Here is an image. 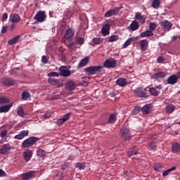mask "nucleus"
Returning a JSON list of instances; mask_svg holds the SVG:
<instances>
[{
    "mask_svg": "<svg viewBox=\"0 0 180 180\" xmlns=\"http://www.w3.org/2000/svg\"><path fill=\"white\" fill-rule=\"evenodd\" d=\"M103 66H89L84 69V71L88 75H95L96 74H101Z\"/></svg>",
    "mask_w": 180,
    "mask_h": 180,
    "instance_id": "obj_1",
    "label": "nucleus"
},
{
    "mask_svg": "<svg viewBox=\"0 0 180 180\" xmlns=\"http://www.w3.org/2000/svg\"><path fill=\"white\" fill-rule=\"evenodd\" d=\"M120 136L124 140V141H130L131 140V134H130V130L126 128V127H122L120 130Z\"/></svg>",
    "mask_w": 180,
    "mask_h": 180,
    "instance_id": "obj_2",
    "label": "nucleus"
},
{
    "mask_svg": "<svg viewBox=\"0 0 180 180\" xmlns=\"http://www.w3.org/2000/svg\"><path fill=\"white\" fill-rule=\"evenodd\" d=\"M39 140V138L31 136L26 140H25L21 145L22 148H29V147H32L33 144L35 143H37V141Z\"/></svg>",
    "mask_w": 180,
    "mask_h": 180,
    "instance_id": "obj_3",
    "label": "nucleus"
},
{
    "mask_svg": "<svg viewBox=\"0 0 180 180\" xmlns=\"http://www.w3.org/2000/svg\"><path fill=\"white\" fill-rule=\"evenodd\" d=\"M148 87H146V89L143 88H138L134 90V95L135 96H137L138 98H148V95H147V89Z\"/></svg>",
    "mask_w": 180,
    "mask_h": 180,
    "instance_id": "obj_4",
    "label": "nucleus"
},
{
    "mask_svg": "<svg viewBox=\"0 0 180 180\" xmlns=\"http://www.w3.org/2000/svg\"><path fill=\"white\" fill-rule=\"evenodd\" d=\"M117 66V60L113 58L106 59L103 63L105 68H116Z\"/></svg>",
    "mask_w": 180,
    "mask_h": 180,
    "instance_id": "obj_5",
    "label": "nucleus"
},
{
    "mask_svg": "<svg viewBox=\"0 0 180 180\" xmlns=\"http://www.w3.org/2000/svg\"><path fill=\"white\" fill-rule=\"evenodd\" d=\"M47 18V15L45 11H39L35 16L34 17V20L39 22V23H43V22L46 21Z\"/></svg>",
    "mask_w": 180,
    "mask_h": 180,
    "instance_id": "obj_6",
    "label": "nucleus"
},
{
    "mask_svg": "<svg viewBox=\"0 0 180 180\" xmlns=\"http://www.w3.org/2000/svg\"><path fill=\"white\" fill-rule=\"evenodd\" d=\"M120 9H121L120 7H115L113 9H110L105 13L104 17L112 18V16H115L116 13H119V11H120Z\"/></svg>",
    "mask_w": 180,
    "mask_h": 180,
    "instance_id": "obj_7",
    "label": "nucleus"
},
{
    "mask_svg": "<svg viewBox=\"0 0 180 180\" xmlns=\"http://www.w3.org/2000/svg\"><path fill=\"white\" fill-rule=\"evenodd\" d=\"M59 75L61 77H70L71 70H67V67L65 66H61L59 68Z\"/></svg>",
    "mask_w": 180,
    "mask_h": 180,
    "instance_id": "obj_8",
    "label": "nucleus"
},
{
    "mask_svg": "<svg viewBox=\"0 0 180 180\" xmlns=\"http://www.w3.org/2000/svg\"><path fill=\"white\" fill-rule=\"evenodd\" d=\"M32 157H33V152L30 149H26L23 152V158L25 162H29L30 160H32Z\"/></svg>",
    "mask_w": 180,
    "mask_h": 180,
    "instance_id": "obj_9",
    "label": "nucleus"
},
{
    "mask_svg": "<svg viewBox=\"0 0 180 180\" xmlns=\"http://www.w3.org/2000/svg\"><path fill=\"white\" fill-rule=\"evenodd\" d=\"M75 34V30L72 28H69L65 30L64 37L66 40H70L74 37Z\"/></svg>",
    "mask_w": 180,
    "mask_h": 180,
    "instance_id": "obj_10",
    "label": "nucleus"
},
{
    "mask_svg": "<svg viewBox=\"0 0 180 180\" xmlns=\"http://www.w3.org/2000/svg\"><path fill=\"white\" fill-rule=\"evenodd\" d=\"M167 77V72H161L160 70L157 69L156 72L152 75L153 79H159V78H165Z\"/></svg>",
    "mask_w": 180,
    "mask_h": 180,
    "instance_id": "obj_11",
    "label": "nucleus"
},
{
    "mask_svg": "<svg viewBox=\"0 0 180 180\" xmlns=\"http://www.w3.org/2000/svg\"><path fill=\"white\" fill-rule=\"evenodd\" d=\"M1 82L4 86H12L13 85H15V80L8 77H4L1 80Z\"/></svg>",
    "mask_w": 180,
    "mask_h": 180,
    "instance_id": "obj_12",
    "label": "nucleus"
},
{
    "mask_svg": "<svg viewBox=\"0 0 180 180\" xmlns=\"http://www.w3.org/2000/svg\"><path fill=\"white\" fill-rule=\"evenodd\" d=\"M178 76L176 75H172L168 77L167 82L169 85H175L178 82Z\"/></svg>",
    "mask_w": 180,
    "mask_h": 180,
    "instance_id": "obj_13",
    "label": "nucleus"
},
{
    "mask_svg": "<svg viewBox=\"0 0 180 180\" xmlns=\"http://www.w3.org/2000/svg\"><path fill=\"white\" fill-rule=\"evenodd\" d=\"M29 136V131L28 130H23L20 134L15 135L14 139L15 140H22L25 137Z\"/></svg>",
    "mask_w": 180,
    "mask_h": 180,
    "instance_id": "obj_14",
    "label": "nucleus"
},
{
    "mask_svg": "<svg viewBox=\"0 0 180 180\" xmlns=\"http://www.w3.org/2000/svg\"><path fill=\"white\" fill-rule=\"evenodd\" d=\"M11 148V145H9V143L4 144L0 148V154H3L4 155L8 154Z\"/></svg>",
    "mask_w": 180,
    "mask_h": 180,
    "instance_id": "obj_15",
    "label": "nucleus"
},
{
    "mask_svg": "<svg viewBox=\"0 0 180 180\" xmlns=\"http://www.w3.org/2000/svg\"><path fill=\"white\" fill-rule=\"evenodd\" d=\"M12 106H13V103L0 106V113H6L7 112H9Z\"/></svg>",
    "mask_w": 180,
    "mask_h": 180,
    "instance_id": "obj_16",
    "label": "nucleus"
},
{
    "mask_svg": "<svg viewBox=\"0 0 180 180\" xmlns=\"http://www.w3.org/2000/svg\"><path fill=\"white\" fill-rule=\"evenodd\" d=\"M36 172L34 171H30L27 173H24L22 174V179L23 180H29L31 179V178H33L34 175H35Z\"/></svg>",
    "mask_w": 180,
    "mask_h": 180,
    "instance_id": "obj_17",
    "label": "nucleus"
},
{
    "mask_svg": "<svg viewBox=\"0 0 180 180\" xmlns=\"http://www.w3.org/2000/svg\"><path fill=\"white\" fill-rule=\"evenodd\" d=\"M149 41L147 39H142L140 41V47L141 51H147L148 49Z\"/></svg>",
    "mask_w": 180,
    "mask_h": 180,
    "instance_id": "obj_18",
    "label": "nucleus"
},
{
    "mask_svg": "<svg viewBox=\"0 0 180 180\" xmlns=\"http://www.w3.org/2000/svg\"><path fill=\"white\" fill-rule=\"evenodd\" d=\"M110 24L106 23L105 25H104L101 29V33L103 36H108L109 33H110Z\"/></svg>",
    "mask_w": 180,
    "mask_h": 180,
    "instance_id": "obj_19",
    "label": "nucleus"
},
{
    "mask_svg": "<svg viewBox=\"0 0 180 180\" xmlns=\"http://www.w3.org/2000/svg\"><path fill=\"white\" fill-rule=\"evenodd\" d=\"M76 86H77V84H75V82L72 80L68 82L65 84V89L68 91H74Z\"/></svg>",
    "mask_w": 180,
    "mask_h": 180,
    "instance_id": "obj_20",
    "label": "nucleus"
},
{
    "mask_svg": "<svg viewBox=\"0 0 180 180\" xmlns=\"http://www.w3.org/2000/svg\"><path fill=\"white\" fill-rule=\"evenodd\" d=\"M9 20L12 23H19L20 22V16L16 13H12L10 15Z\"/></svg>",
    "mask_w": 180,
    "mask_h": 180,
    "instance_id": "obj_21",
    "label": "nucleus"
},
{
    "mask_svg": "<svg viewBox=\"0 0 180 180\" xmlns=\"http://www.w3.org/2000/svg\"><path fill=\"white\" fill-rule=\"evenodd\" d=\"M117 113L116 112H113L110 114L108 120V123L109 124H114V123H116V121L117 120Z\"/></svg>",
    "mask_w": 180,
    "mask_h": 180,
    "instance_id": "obj_22",
    "label": "nucleus"
},
{
    "mask_svg": "<svg viewBox=\"0 0 180 180\" xmlns=\"http://www.w3.org/2000/svg\"><path fill=\"white\" fill-rule=\"evenodd\" d=\"M135 19L139 20L142 25L146 23V16L141 15V13H136Z\"/></svg>",
    "mask_w": 180,
    "mask_h": 180,
    "instance_id": "obj_23",
    "label": "nucleus"
},
{
    "mask_svg": "<svg viewBox=\"0 0 180 180\" xmlns=\"http://www.w3.org/2000/svg\"><path fill=\"white\" fill-rule=\"evenodd\" d=\"M116 85H118L119 86H126L127 85V79L120 77L116 81Z\"/></svg>",
    "mask_w": 180,
    "mask_h": 180,
    "instance_id": "obj_24",
    "label": "nucleus"
},
{
    "mask_svg": "<svg viewBox=\"0 0 180 180\" xmlns=\"http://www.w3.org/2000/svg\"><path fill=\"white\" fill-rule=\"evenodd\" d=\"M141 112L143 115H149V113H151V105L150 104L145 105L141 108Z\"/></svg>",
    "mask_w": 180,
    "mask_h": 180,
    "instance_id": "obj_25",
    "label": "nucleus"
},
{
    "mask_svg": "<svg viewBox=\"0 0 180 180\" xmlns=\"http://www.w3.org/2000/svg\"><path fill=\"white\" fill-rule=\"evenodd\" d=\"M139 26L140 25H139V22L136 20H134L129 25L128 29H129L132 32H134V31H136V30H137L139 29Z\"/></svg>",
    "mask_w": 180,
    "mask_h": 180,
    "instance_id": "obj_26",
    "label": "nucleus"
},
{
    "mask_svg": "<svg viewBox=\"0 0 180 180\" xmlns=\"http://www.w3.org/2000/svg\"><path fill=\"white\" fill-rule=\"evenodd\" d=\"M162 25L163 26V29L165 30H167V32H169L171 30V27H172V23L168 20H165L162 22Z\"/></svg>",
    "mask_w": 180,
    "mask_h": 180,
    "instance_id": "obj_27",
    "label": "nucleus"
},
{
    "mask_svg": "<svg viewBox=\"0 0 180 180\" xmlns=\"http://www.w3.org/2000/svg\"><path fill=\"white\" fill-rule=\"evenodd\" d=\"M89 63V57L86 56L84 58L82 59L79 63L78 64V68H83Z\"/></svg>",
    "mask_w": 180,
    "mask_h": 180,
    "instance_id": "obj_28",
    "label": "nucleus"
},
{
    "mask_svg": "<svg viewBox=\"0 0 180 180\" xmlns=\"http://www.w3.org/2000/svg\"><path fill=\"white\" fill-rule=\"evenodd\" d=\"M141 37H151V36H154V32H151L150 30H147L146 31L141 33Z\"/></svg>",
    "mask_w": 180,
    "mask_h": 180,
    "instance_id": "obj_29",
    "label": "nucleus"
},
{
    "mask_svg": "<svg viewBox=\"0 0 180 180\" xmlns=\"http://www.w3.org/2000/svg\"><path fill=\"white\" fill-rule=\"evenodd\" d=\"M172 150L174 153L180 152V143H174L172 145Z\"/></svg>",
    "mask_w": 180,
    "mask_h": 180,
    "instance_id": "obj_30",
    "label": "nucleus"
},
{
    "mask_svg": "<svg viewBox=\"0 0 180 180\" xmlns=\"http://www.w3.org/2000/svg\"><path fill=\"white\" fill-rule=\"evenodd\" d=\"M11 100L6 96H0V105H6L9 103Z\"/></svg>",
    "mask_w": 180,
    "mask_h": 180,
    "instance_id": "obj_31",
    "label": "nucleus"
},
{
    "mask_svg": "<svg viewBox=\"0 0 180 180\" xmlns=\"http://www.w3.org/2000/svg\"><path fill=\"white\" fill-rule=\"evenodd\" d=\"M149 92L152 96H158L160 95V91H157L154 87H150Z\"/></svg>",
    "mask_w": 180,
    "mask_h": 180,
    "instance_id": "obj_32",
    "label": "nucleus"
},
{
    "mask_svg": "<svg viewBox=\"0 0 180 180\" xmlns=\"http://www.w3.org/2000/svg\"><path fill=\"white\" fill-rule=\"evenodd\" d=\"M174 110H175V105H172V104H169L167 105H166V112L167 113H172V112H174Z\"/></svg>",
    "mask_w": 180,
    "mask_h": 180,
    "instance_id": "obj_33",
    "label": "nucleus"
},
{
    "mask_svg": "<svg viewBox=\"0 0 180 180\" xmlns=\"http://www.w3.org/2000/svg\"><path fill=\"white\" fill-rule=\"evenodd\" d=\"M76 168H78V169L82 170L85 169L86 168V162H77L75 165Z\"/></svg>",
    "mask_w": 180,
    "mask_h": 180,
    "instance_id": "obj_34",
    "label": "nucleus"
},
{
    "mask_svg": "<svg viewBox=\"0 0 180 180\" xmlns=\"http://www.w3.org/2000/svg\"><path fill=\"white\" fill-rule=\"evenodd\" d=\"M137 154H139V152L137 151L136 146H134L133 148L127 153V155H129V157H131V155H137Z\"/></svg>",
    "mask_w": 180,
    "mask_h": 180,
    "instance_id": "obj_35",
    "label": "nucleus"
},
{
    "mask_svg": "<svg viewBox=\"0 0 180 180\" xmlns=\"http://www.w3.org/2000/svg\"><path fill=\"white\" fill-rule=\"evenodd\" d=\"M49 84L51 85H60V80L53 78H49L48 79Z\"/></svg>",
    "mask_w": 180,
    "mask_h": 180,
    "instance_id": "obj_36",
    "label": "nucleus"
},
{
    "mask_svg": "<svg viewBox=\"0 0 180 180\" xmlns=\"http://www.w3.org/2000/svg\"><path fill=\"white\" fill-rule=\"evenodd\" d=\"M175 169H176V167L174 166V167H171L170 169L165 170L162 173V176H167L169 175V173L172 172V171H175Z\"/></svg>",
    "mask_w": 180,
    "mask_h": 180,
    "instance_id": "obj_37",
    "label": "nucleus"
},
{
    "mask_svg": "<svg viewBox=\"0 0 180 180\" xmlns=\"http://www.w3.org/2000/svg\"><path fill=\"white\" fill-rule=\"evenodd\" d=\"M27 99H30V94L27 91H23L22 93V100L27 101Z\"/></svg>",
    "mask_w": 180,
    "mask_h": 180,
    "instance_id": "obj_38",
    "label": "nucleus"
},
{
    "mask_svg": "<svg viewBox=\"0 0 180 180\" xmlns=\"http://www.w3.org/2000/svg\"><path fill=\"white\" fill-rule=\"evenodd\" d=\"M157 26H158L157 22H150L149 30L152 32V33H154V30H155V29L157 28Z\"/></svg>",
    "mask_w": 180,
    "mask_h": 180,
    "instance_id": "obj_39",
    "label": "nucleus"
},
{
    "mask_svg": "<svg viewBox=\"0 0 180 180\" xmlns=\"http://www.w3.org/2000/svg\"><path fill=\"white\" fill-rule=\"evenodd\" d=\"M17 112L18 116H21V117H23V116H25V111L23 110V106L20 105L17 108Z\"/></svg>",
    "mask_w": 180,
    "mask_h": 180,
    "instance_id": "obj_40",
    "label": "nucleus"
},
{
    "mask_svg": "<svg viewBox=\"0 0 180 180\" xmlns=\"http://www.w3.org/2000/svg\"><path fill=\"white\" fill-rule=\"evenodd\" d=\"M20 36H17L15 37H13L11 39L8 40V44H10V46H12L13 44H15V43H17L19 41Z\"/></svg>",
    "mask_w": 180,
    "mask_h": 180,
    "instance_id": "obj_41",
    "label": "nucleus"
},
{
    "mask_svg": "<svg viewBox=\"0 0 180 180\" xmlns=\"http://www.w3.org/2000/svg\"><path fill=\"white\" fill-rule=\"evenodd\" d=\"M160 0H153L152 2V7L154 8V9H158V8H160Z\"/></svg>",
    "mask_w": 180,
    "mask_h": 180,
    "instance_id": "obj_42",
    "label": "nucleus"
},
{
    "mask_svg": "<svg viewBox=\"0 0 180 180\" xmlns=\"http://www.w3.org/2000/svg\"><path fill=\"white\" fill-rule=\"evenodd\" d=\"M118 39H119V35L114 34L109 37L108 41L110 43H112V41H117Z\"/></svg>",
    "mask_w": 180,
    "mask_h": 180,
    "instance_id": "obj_43",
    "label": "nucleus"
},
{
    "mask_svg": "<svg viewBox=\"0 0 180 180\" xmlns=\"http://www.w3.org/2000/svg\"><path fill=\"white\" fill-rule=\"evenodd\" d=\"M37 155H38V157H46V150L38 149L37 150Z\"/></svg>",
    "mask_w": 180,
    "mask_h": 180,
    "instance_id": "obj_44",
    "label": "nucleus"
},
{
    "mask_svg": "<svg viewBox=\"0 0 180 180\" xmlns=\"http://www.w3.org/2000/svg\"><path fill=\"white\" fill-rule=\"evenodd\" d=\"M103 41V39L99 37V38H94L93 39V43L94 44H101Z\"/></svg>",
    "mask_w": 180,
    "mask_h": 180,
    "instance_id": "obj_45",
    "label": "nucleus"
},
{
    "mask_svg": "<svg viewBox=\"0 0 180 180\" xmlns=\"http://www.w3.org/2000/svg\"><path fill=\"white\" fill-rule=\"evenodd\" d=\"M76 41H77V44H80V46H82V44H84V43H85V39L82 37H77Z\"/></svg>",
    "mask_w": 180,
    "mask_h": 180,
    "instance_id": "obj_46",
    "label": "nucleus"
},
{
    "mask_svg": "<svg viewBox=\"0 0 180 180\" xmlns=\"http://www.w3.org/2000/svg\"><path fill=\"white\" fill-rule=\"evenodd\" d=\"M131 41H133V38H129L123 45L124 49H126V47H128V46H130V44H131Z\"/></svg>",
    "mask_w": 180,
    "mask_h": 180,
    "instance_id": "obj_47",
    "label": "nucleus"
},
{
    "mask_svg": "<svg viewBox=\"0 0 180 180\" xmlns=\"http://www.w3.org/2000/svg\"><path fill=\"white\" fill-rule=\"evenodd\" d=\"M157 143H154V142H150L149 143V148H150V150H153L154 151H155L157 150Z\"/></svg>",
    "mask_w": 180,
    "mask_h": 180,
    "instance_id": "obj_48",
    "label": "nucleus"
},
{
    "mask_svg": "<svg viewBox=\"0 0 180 180\" xmlns=\"http://www.w3.org/2000/svg\"><path fill=\"white\" fill-rule=\"evenodd\" d=\"M140 110H141V107L135 106V108L132 110V113H133V115H137L139 113V112H140Z\"/></svg>",
    "mask_w": 180,
    "mask_h": 180,
    "instance_id": "obj_49",
    "label": "nucleus"
},
{
    "mask_svg": "<svg viewBox=\"0 0 180 180\" xmlns=\"http://www.w3.org/2000/svg\"><path fill=\"white\" fill-rule=\"evenodd\" d=\"M20 70L19 68H14L13 69H11L9 70L10 74L15 75V74H18L17 71H19Z\"/></svg>",
    "mask_w": 180,
    "mask_h": 180,
    "instance_id": "obj_50",
    "label": "nucleus"
},
{
    "mask_svg": "<svg viewBox=\"0 0 180 180\" xmlns=\"http://www.w3.org/2000/svg\"><path fill=\"white\" fill-rule=\"evenodd\" d=\"M48 77H60V73L57 72H51L48 74Z\"/></svg>",
    "mask_w": 180,
    "mask_h": 180,
    "instance_id": "obj_51",
    "label": "nucleus"
},
{
    "mask_svg": "<svg viewBox=\"0 0 180 180\" xmlns=\"http://www.w3.org/2000/svg\"><path fill=\"white\" fill-rule=\"evenodd\" d=\"M70 117H71V112H68V114L63 115L62 119L64 120L65 122H67V120H70Z\"/></svg>",
    "mask_w": 180,
    "mask_h": 180,
    "instance_id": "obj_52",
    "label": "nucleus"
},
{
    "mask_svg": "<svg viewBox=\"0 0 180 180\" xmlns=\"http://www.w3.org/2000/svg\"><path fill=\"white\" fill-rule=\"evenodd\" d=\"M70 165V162H65L62 165H60L61 169H65V168H68V166Z\"/></svg>",
    "mask_w": 180,
    "mask_h": 180,
    "instance_id": "obj_53",
    "label": "nucleus"
},
{
    "mask_svg": "<svg viewBox=\"0 0 180 180\" xmlns=\"http://www.w3.org/2000/svg\"><path fill=\"white\" fill-rule=\"evenodd\" d=\"M41 63L43 64H47V63H49V58H47V56H42Z\"/></svg>",
    "mask_w": 180,
    "mask_h": 180,
    "instance_id": "obj_54",
    "label": "nucleus"
},
{
    "mask_svg": "<svg viewBox=\"0 0 180 180\" xmlns=\"http://www.w3.org/2000/svg\"><path fill=\"white\" fill-rule=\"evenodd\" d=\"M8 32V25H5L2 27L1 33V34H5Z\"/></svg>",
    "mask_w": 180,
    "mask_h": 180,
    "instance_id": "obj_55",
    "label": "nucleus"
},
{
    "mask_svg": "<svg viewBox=\"0 0 180 180\" xmlns=\"http://www.w3.org/2000/svg\"><path fill=\"white\" fill-rule=\"evenodd\" d=\"M7 135H8V130L6 129L2 131L0 134L1 139H4V137H6Z\"/></svg>",
    "mask_w": 180,
    "mask_h": 180,
    "instance_id": "obj_56",
    "label": "nucleus"
},
{
    "mask_svg": "<svg viewBox=\"0 0 180 180\" xmlns=\"http://www.w3.org/2000/svg\"><path fill=\"white\" fill-rule=\"evenodd\" d=\"M64 123H65V121L63 118H60L57 120L58 126H61V124H64Z\"/></svg>",
    "mask_w": 180,
    "mask_h": 180,
    "instance_id": "obj_57",
    "label": "nucleus"
},
{
    "mask_svg": "<svg viewBox=\"0 0 180 180\" xmlns=\"http://www.w3.org/2000/svg\"><path fill=\"white\" fill-rule=\"evenodd\" d=\"M1 20L2 22H6L8 20V13H5L3 14Z\"/></svg>",
    "mask_w": 180,
    "mask_h": 180,
    "instance_id": "obj_58",
    "label": "nucleus"
},
{
    "mask_svg": "<svg viewBox=\"0 0 180 180\" xmlns=\"http://www.w3.org/2000/svg\"><path fill=\"white\" fill-rule=\"evenodd\" d=\"M41 119H42V120H47V119H50V115L44 114V115L41 116Z\"/></svg>",
    "mask_w": 180,
    "mask_h": 180,
    "instance_id": "obj_59",
    "label": "nucleus"
},
{
    "mask_svg": "<svg viewBox=\"0 0 180 180\" xmlns=\"http://www.w3.org/2000/svg\"><path fill=\"white\" fill-rule=\"evenodd\" d=\"M74 44H75V41H72L70 44H68V49H69V50H72V46H74Z\"/></svg>",
    "mask_w": 180,
    "mask_h": 180,
    "instance_id": "obj_60",
    "label": "nucleus"
},
{
    "mask_svg": "<svg viewBox=\"0 0 180 180\" xmlns=\"http://www.w3.org/2000/svg\"><path fill=\"white\" fill-rule=\"evenodd\" d=\"M158 63H162L164 61H165V59L162 56H159L157 59Z\"/></svg>",
    "mask_w": 180,
    "mask_h": 180,
    "instance_id": "obj_61",
    "label": "nucleus"
},
{
    "mask_svg": "<svg viewBox=\"0 0 180 180\" xmlns=\"http://www.w3.org/2000/svg\"><path fill=\"white\" fill-rule=\"evenodd\" d=\"M6 173L4 170L0 169V176H5Z\"/></svg>",
    "mask_w": 180,
    "mask_h": 180,
    "instance_id": "obj_62",
    "label": "nucleus"
},
{
    "mask_svg": "<svg viewBox=\"0 0 180 180\" xmlns=\"http://www.w3.org/2000/svg\"><path fill=\"white\" fill-rule=\"evenodd\" d=\"M15 27H16V25L15 24H12L11 26H10V30H13L15 29Z\"/></svg>",
    "mask_w": 180,
    "mask_h": 180,
    "instance_id": "obj_63",
    "label": "nucleus"
},
{
    "mask_svg": "<svg viewBox=\"0 0 180 180\" xmlns=\"http://www.w3.org/2000/svg\"><path fill=\"white\" fill-rule=\"evenodd\" d=\"M74 158H75V157H74L72 155H70L68 156V160H74Z\"/></svg>",
    "mask_w": 180,
    "mask_h": 180,
    "instance_id": "obj_64",
    "label": "nucleus"
}]
</instances>
